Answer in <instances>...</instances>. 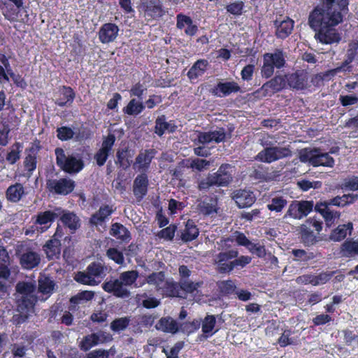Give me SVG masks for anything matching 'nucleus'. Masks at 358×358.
Wrapping results in <instances>:
<instances>
[{
  "label": "nucleus",
  "instance_id": "0e129e2a",
  "mask_svg": "<svg viewBox=\"0 0 358 358\" xmlns=\"http://www.w3.org/2000/svg\"><path fill=\"white\" fill-rule=\"evenodd\" d=\"M355 52L352 50H348L346 59L343 62V64L341 66L337 67L335 69V71L340 72L341 71L350 70L349 64L355 59Z\"/></svg>",
  "mask_w": 358,
  "mask_h": 358
},
{
  "label": "nucleus",
  "instance_id": "a18cd8bd",
  "mask_svg": "<svg viewBox=\"0 0 358 358\" xmlns=\"http://www.w3.org/2000/svg\"><path fill=\"white\" fill-rule=\"evenodd\" d=\"M334 164V160L328 153H322L317 150V155L315 156L313 166L333 167Z\"/></svg>",
  "mask_w": 358,
  "mask_h": 358
},
{
  "label": "nucleus",
  "instance_id": "c756f323",
  "mask_svg": "<svg viewBox=\"0 0 358 358\" xmlns=\"http://www.w3.org/2000/svg\"><path fill=\"white\" fill-rule=\"evenodd\" d=\"M358 198L357 194H345L342 196H336L328 201L327 203L337 207H345L353 203Z\"/></svg>",
  "mask_w": 358,
  "mask_h": 358
},
{
  "label": "nucleus",
  "instance_id": "09e8293b",
  "mask_svg": "<svg viewBox=\"0 0 358 358\" xmlns=\"http://www.w3.org/2000/svg\"><path fill=\"white\" fill-rule=\"evenodd\" d=\"M216 90L222 94V95L219 94V96H221L229 95L232 92H238L240 87L235 82L220 83L217 84Z\"/></svg>",
  "mask_w": 358,
  "mask_h": 358
},
{
  "label": "nucleus",
  "instance_id": "58836bf2",
  "mask_svg": "<svg viewBox=\"0 0 358 358\" xmlns=\"http://www.w3.org/2000/svg\"><path fill=\"white\" fill-rule=\"evenodd\" d=\"M6 194L8 201L12 202H17L24 194V189L22 184L15 183V185L8 187Z\"/></svg>",
  "mask_w": 358,
  "mask_h": 358
},
{
  "label": "nucleus",
  "instance_id": "2eb2a0df",
  "mask_svg": "<svg viewBox=\"0 0 358 358\" xmlns=\"http://www.w3.org/2000/svg\"><path fill=\"white\" fill-rule=\"evenodd\" d=\"M47 186L51 192L60 194H67L73 191L74 182L67 178L48 180Z\"/></svg>",
  "mask_w": 358,
  "mask_h": 358
},
{
  "label": "nucleus",
  "instance_id": "ddd939ff",
  "mask_svg": "<svg viewBox=\"0 0 358 358\" xmlns=\"http://www.w3.org/2000/svg\"><path fill=\"white\" fill-rule=\"evenodd\" d=\"M59 217L62 224L69 229L71 234L76 232L80 227L81 220L73 212L63 210L59 208Z\"/></svg>",
  "mask_w": 358,
  "mask_h": 358
},
{
  "label": "nucleus",
  "instance_id": "13d9d810",
  "mask_svg": "<svg viewBox=\"0 0 358 358\" xmlns=\"http://www.w3.org/2000/svg\"><path fill=\"white\" fill-rule=\"evenodd\" d=\"M107 256L117 264L122 265L124 262L122 253L118 251L116 248H109L107 250Z\"/></svg>",
  "mask_w": 358,
  "mask_h": 358
},
{
  "label": "nucleus",
  "instance_id": "dca6fc26",
  "mask_svg": "<svg viewBox=\"0 0 358 358\" xmlns=\"http://www.w3.org/2000/svg\"><path fill=\"white\" fill-rule=\"evenodd\" d=\"M115 141V136L114 134H108L103 141L101 148L94 155V159L99 166H103L106 162L108 155H110L112 147Z\"/></svg>",
  "mask_w": 358,
  "mask_h": 358
},
{
  "label": "nucleus",
  "instance_id": "c85d7f7f",
  "mask_svg": "<svg viewBox=\"0 0 358 358\" xmlns=\"http://www.w3.org/2000/svg\"><path fill=\"white\" fill-rule=\"evenodd\" d=\"M353 229L352 222L345 224L338 225L333 230L329 236V239L333 241H341L343 240L348 235H350Z\"/></svg>",
  "mask_w": 358,
  "mask_h": 358
},
{
  "label": "nucleus",
  "instance_id": "aec40b11",
  "mask_svg": "<svg viewBox=\"0 0 358 358\" xmlns=\"http://www.w3.org/2000/svg\"><path fill=\"white\" fill-rule=\"evenodd\" d=\"M331 204L327 203V201L317 203L315 206V211L322 215L327 225L330 226L336 219L341 216V213L332 210L329 208Z\"/></svg>",
  "mask_w": 358,
  "mask_h": 358
},
{
  "label": "nucleus",
  "instance_id": "a878e982",
  "mask_svg": "<svg viewBox=\"0 0 358 358\" xmlns=\"http://www.w3.org/2000/svg\"><path fill=\"white\" fill-rule=\"evenodd\" d=\"M148 179L145 173H141L134 181L133 191L134 195L141 199L147 193Z\"/></svg>",
  "mask_w": 358,
  "mask_h": 358
},
{
  "label": "nucleus",
  "instance_id": "f3484780",
  "mask_svg": "<svg viewBox=\"0 0 358 358\" xmlns=\"http://www.w3.org/2000/svg\"><path fill=\"white\" fill-rule=\"evenodd\" d=\"M231 198L240 208L251 206L256 200L255 195L249 189H236L233 192Z\"/></svg>",
  "mask_w": 358,
  "mask_h": 358
},
{
  "label": "nucleus",
  "instance_id": "9b49d317",
  "mask_svg": "<svg viewBox=\"0 0 358 358\" xmlns=\"http://www.w3.org/2000/svg\"><path fill=\"white\" fill-rule=\"evenodd\" d=\"M156 150L148 149L141 150L135 159L133 164V169L141 173H145L150 168L151 162L156 155Z\"/></svg>",
  "mask_w": 358,
  "mask_h": 358
},
{
  "label": "nucleus",
  "instance_id": "bf43d9fd",
  "mask_svg": "<svg viewBox=\"0 0 358 358\" xmlns=\"http://www.w3.org/2000/svg\"><path fill=\"white\" fill-rule=\"evenodd\" d=\"M129 322V320L127 317L116 319L110 324V328L115 331H120L126 329Z\"/></svg>",
  "mask_w": 358,
  "mask_h": 358
},
{
  "label": "nucleus",
  "instance_id": "5701e85b",
  "mask_svg": "<svg viewBox=\"0 0 358 358\" xmlns=\"http://www.w3.org/2000/svg\"><path fill=\"white\" fill-rule=\"evenodd\" d=\"M59 213L58 208L54 211L47 210L41 212L36 215L35 223L43 226L41 227V232L45 231L50 227L51 223L59 217Z\"/></svg>",
  "mask_w": 358,
  "mask_h": 358
},
{
  "label": "nucleus",
  "instance_id": "49530a36",
  "mask_svg": "<svg viewBox=\"0 0 358 358\" xmlns=\"http://www.w3.org/2000/svg\"><path fill=\"white\" fill-rule=\"evenodd\" d=\"M210 165V162L209 161L199 158H194L187 160L185 166L193 170L203 171L208 170Z\"/></svg>",
  "mask_w": 358,
  "mask_h": 358
},
{
  "label": "nucleus",
  "instance_id": "423d86ee",
  "mask_svg": "<svg viewBox=\"0 0 358 358\" xmlns=\"http://www.w3.org/2000/svg\"><path fill=\"white\" fill-rule=\"evenodd\" d=\"M105 268L101 263H92L85 272H78L75 280L84 285H96L101 282V279L105 276Z\"/></svg>",
  "mask_w": 358,
  "mask_h": 358
},
{
  "label": "nucleus",
  "instance_id": "bb28decb",
  "mask_svg": "<svg viewBox=\"0 0 358 358\" xmlns=\"http://www.w3.org/2000/svg\"><path fill=\"white\" fill-rule=\"evenodd\" d=\"M157 330L174 334L179 330L178 322L171 317H162L155 325Z\"/></svg>",
  "mask_w": 358,
  "mask_h": 358
},
{
  "label": "nucleus",
  "instance_id": "0eeeda50",
  "mask_svg": "<svg viewBox=\"0 0 358 358\" xmlns=\"http://www.w3.org/2000/svg\"><path fill=\"white\" fill-rule=\"evenodd\" d=\"M322 229V222L315 218L310 217L300 227L301 238L303 241L308 244H313L316 240L317 234Z\"/></svg>",
  "mask_w": 358,
  "mask_h": 358
},
{
  "label": "nucleus",
  "instance_id": "412c9836",
  "mask_svg": "<svg viewBox=\"0 0 358 358\" xmlns=\"http://www.w3.org/2000/svg\"><path fill=\"white\" fill-rule=\"evenodd\" d=\"M287 84L286 76L284 78L282 76H277L264 84L261 90L264 92L265 95H271L285 87Z\"/></svg>",
  "mask_w": 358,
  "mask_h": 358
},
{
  "label": "nucleus",
  "instance_id": "603ef678",
  "mask_svg": "<svg viewBox=\"0 0 358 358\" xmlns=\"http://www.w3.org/2000/svg\"><path fill=\"white\" fill-rule=\"evenodd\" d=\"M315 155H317L316 149L305 148L299 152V159L301 162H309L313 165Z\"/></svg>",
  "mask_w": 358,
  "mask_h": 358
},
{
  "label": "nucleus",
  "instance_id": "6e6552de",
  "mask_svg": "<svg viewBox=\"0 0 358 358\" xmlns=\"http://www.w3.org/2000/svg\"><path fill=\"white\" fill-rule=\"evenodd\" d=\"M313 208V202L309 201H293L289 204L284 219L291 217L295 220H301L306 217Z\"/></svg>",
  "mask_w": 358,
  "mask_h": 358
},
{
  "label": "nucleus",
  "instance_id": "37998d69",
  "mask_svg": "<svg viewBox=\"0 0 358 358\" xmlns=\"http://www.w3.org/2000/svg\"><path fill=\"white\" fill-rule=\"evenodd\" d=\"M9 264V256L3 247L0 246V276L7 280L10 276V270L8 268Z\"/></svg>",
  "mask_w": 358,
  "mask_h": 358
},
{
  "label": "nucleus",
  "instance_id": "39448f33",
  "mask_svg": "<svg viewBox=\"0 0 358 358\" xmlns=\"http://www.w3.org/2000/svg\"><path fill=\"white\" fill-rule=\"evenodd\" d=\"M55 152L57 164L63 171L69 173H76L83 169L84 164L80 157L66 154L60 148H56Z\"/></svg>",
  "mask_w": 358,
  "mask_h": 358
},
{
  "label": "nucleus",
  "instance_id": "e2e57ef3",
  "mask_svg": "<svg viewBox=\"0 0 358 358\" xmlns=\"http://www.w3.org/2000/svg\"><path fill=\"white\" fill-rule=\"evenodd\" d=\"M176 227L175 225H170L168 227L163 229L158 233V236L160 238L166 240H171L175 234Z\"/></svg>",
  "mask_w": 358,
  "mask_h": 358
},
{
  "label": "nucleus",
  "instance_id": "864d4df0",
  "mask_svg": "<svg viewBox=\"0 0 358 358\" xmlns=\"http://www.w3.org/2000/svg\"><path fill=\"white\" fill-rule=\"evenodd\" d=\"M201 322L199 320H194L192 322H185L180 324V330L185 334H189L199 328Z\"/></svg>",
  "mask_w": 358,
  "mask_h": 358
},
{
  "label": "nucleus",
  "instance_id": "6ab92c4d",
  "mask_svg": "<svg viewBox=\"0 0 358 358\" xmlns=\"http://www.w3.org/2000/svg\"><path fill=\"white\" fill-rule=\"evenodd\" d=\"M286 80L290 88L303 90L308 86V74L303 71H298L287 75Z\"/></svg>",
  "mask_w": 358,
  "mask_h": 358
},
{
  "label": "nucleus",
  "instance_id": "f03ea898",
  "mask_svg": "<svg viewBox=\"0 0 358 358\" xmlns=\"http://www.w3.org/2000/svg\"><path fill=\"white\" fill-rule=\"evenodd\" d=\"M138 277L136 271H124L117 278H111L103 283L102 288L117 298L127 299L131 296L129 287L136 281Z\"/></svg>",
  "mask_w": 358,
  "mask_h": 358
},
{
  "label": "nucleus",
  "instance_id": "20e7f679",
  "mask_svg": "<svg viewBox=\"0 0 358 358\" xmlns=\"http://www.w3.org/2000/svg\"><path fill=\"white\" fill-rule=\"evenodd\" d=\"M286 53L280 49H275L273 52L263 55V66L261 73L263 77L268 78L274 73V69H281L285 64Z\"/></svg>",
  "mask_w": 358,
  "mask_h": 358
},
{
  "label": "nucleus",
  "instance_id": "5fc2aeb1",
  "mask_svg": "<svg viewBox=\"0 0 358 358\" xmlns=\"http://www.w3.org/2000/svg\"><path fill=\"white\" fill-rule=\"evenodd\" d=\"M334 271L322 272L317 275L314 274L315 286L326 284L334 275Z\"/></svg>",
  "mask_w": 358,
  "mask_h": 358
},
{
  "label": "nucleus",
  "instance_id": "b1692460",
  "mask_svg": "<svg viewBox=\"0 0 358 358\" xmlns=\"http://www.w3.org/2000/svg\"><path fill=\"white\" fill-rule=\"evenodd\" d=\"M146 282L149 285H154L157 290H161L162 294H168V291L165 289L172 286V283L165 280L164 274L162 272L153 273L148 275Z\"/></svg>",
  "mask_w": 358,
  "mask_h": 358
},
{
  "label": "nucleus",
  "instance_id": "3c124183",
  "mask_svg": "<svg viewBox=\"0 0 358 358\" xmlns=\"http://www.w3.org/2000/svg\"><path fill=\"white\" fill-rule=\"evenodd\" d=\"M54 283L47 277H42L38 280V289L40 292L49 294L53 290Z\"/></svg>",
  "mask_w": 358,
  "mask_h": 358
},
{
  "label": "nucleus",
  "instance_id": "2f4dec72",
  "mask_svg": "<svg viewBox=\"0 0 358 358\" xmlns=\"http://www.w3.org/2000/svg\"><path fill=\"white\" fill-rule=\"evenodd\" d=\"M340 254L345 257H354L358 255V239L345 241L341 246Z\"/></svg>",
  "mask_w": 358,
  "mask_h": 358
},
{
  "label": "nucleus",
  "instance_id": "72a5a7b5",
  "mask_svg": "<svg viewBox=\"0 0 358 358\" xmlns=\"http://www.w3.org/2000/svg\"><path fill=\"white\" fill-rule=\"evenodd\" d=\"M43 250L47 257L54 259L57 257L61 251V243L59 239L52 238L46 242L43 246Z\"/></svg>",
  "mask_w": 358,
  "mask_h": 358
},
{
  "label": "nucleus",
  "instance_id": "774afa93",
  "mask_svg": "<svg viewBox=\"0 0 358 358\" xmlns=\"http://www.w3.org/2000/svg\"><path fill=\"white\" fill-rule=\"evenodd\" d=\"M24 166L29 171H34L36 167V157L34 153L27 155L24 160Z\"/></svg>",
  "mask_w": 358,
  "mask_h": 358
},
{
  "label": "nucleus",
  "instance_id": "69168bd1",
  "mask_svg": "<svg viewBox=\"0 0 358 358\" xmlns=\"http://www.w3.org/2000/svg\"><path fill=\"white\" fill-rule=\"evenodd\" d=\"M343 188L352 191L358 190V177H352L344 180Z\"/></svg>",
  "mask_w": 358,
  "mask_h": 358
},
{
  "label": "nucleus",
  "instance_id": "a19ab883",
  "mask_svg": "<svg viewBox=\"0 0 358 358\" xmlns=\"http://www.w3.org/2000/svg\"><path fill=\"white\" fill-rule=\"evenodd\" d=\"M199 235V229L192 221L188 220L185 228L181 231V239L185 242L191 241Z\"/></svg>",
  "mask_w": 358,
  "mask_h": 358
},
{
  "label": "nucleus",
  "instance_id": "de8ad7c7",
  "mask_svg": "<svg viewBox=\"0 0 358 358\" xmlns=\"http://www.w3.org/2000/svg\"><path fill=\"white\" fill-rule=\"evenodd\" d=\"M144 108L145 106L141 101L133 99L123 108V111L129 115H137L143 111Z\"/></svg>",
  "mask_w": 358,
  "mask_h": 358
},
{
  "label": "nucleus",
  "instance_id": "052dcab7",
  "mask_svg": "<svg viewBox=\"0 0 358 358\" xmlns=\"http://www.w3.org/2000/svg\"><path fill=\"white\" fill-rule=\"evenodd\" d=\"M244 7L243 1H237L233 2L226 7L227 12L234 15H240L242 14V11Z\"/></svg>",
  "mask_w": 358,
  "mask_h": 358
},
{
  "label": "nucleus",
  "instance_id": "c03bdc74",
  "mask_svg": "<svg viewBox=\"0 0 358 358\" xmlns=\"http://www.w3.org/2000/svg\"><path fill=\"white\" fill-rule=\"evenodd\" d=\"M110 234L122 241H128L130 239V234L127 229L119 223H115L112 225Z\"/></svg>",
  "mask_w": 358,
  "mask_h": 358
},
{
  "label": "nucleus",
  "instance_id": "7ed1b4c3",
  "mask_svg": "<svg viewBox=\"0 0 358 358\" xmlns=\"http://www.w3.org/2000/svg\"><path fill=\"white\" fill-rule=\"evenodd\" d=\"M262 145L265 148L255 157L261 162L270 164L292 155L289 146H274L271 142L268 143L267 141L262 143Z\"/></svg>",
  "mask_w": 358,
  "mask_h": 358
},
{
  "label": "nucleus",
  "instance_id": "e433bc0d",
  "mask_svg": "<svg viewBox=\"0 0 358 358\" xmlns=\"http://www.w3.org/2000/svg\"><path fill=\"white\" fill-rule=\"evenodd\" d=\"M145 15L152 18L161 17L164 11L159 1L150 0L145 3Z\"/></svg>",
  "mask_w": 358,
  "mask_h": 358
},
{
  "label": "nucleus",
  "instance_id": "f257e3e1",
  "mask_svg": "<svg viewBox=\"0 0 358 358\" xmlns=\"http://www.w3.org/2000/svg\"><path fill=\"white\" fill-rule=\"evenodd\" d=\"M348 0H324L308 15V24L315 31V39L322 44L338 43L341 36L335 28L348 11Z\"/></svg>",
  "mask_w": 358,
  "mask_h": 358
},
{
  "label": "nucleus",
  "instance_id": "393cba45",
  "mask_svg": "<svg viewBox=\"0 0 358 358\" xmlns=\"http://www.w3.org/2000/svg\"><path fill=\"white\" fill-rule=\"evenodd\" d=\"M294 22L287 17L283 20H275L274 24L275 27V34L280 38H287L292 31Z\"/></svg>",
  "mask_w": 358,
  "mask_h": 358
},
{
  "label": "nucleus",
  "instance_id": "cd10ccee",
  "mask_svg": "<svg viewBox=\"0 0 358 358\" xmlns=\"http://www.w3.org/2000/svg\"><path fill=\"white\" fill-rule=\"evenodd\" d=\"M198 210L204 215H211L217 213V201L215 198L206 199L198 204Z\"/></svg>",
  "mask_w": 358,
  "mask_h": 358
},
{
  "label": "nucleus",
  "instance_id": "7c9ffc66",
  "mask_svg": "<svg viewBox=\"0 0 358 358\" xmlns=\"http://www.w3.org/2000/svg\"><path fill=\"white\" fill-rule=\"evenodd\" d=\"M41 258L38 254L35 252L29 251L20 257V263L23 268L27 269H31L40 263Z\"/></svg>",
  "mask_w": 358,
  "mask_h": 358
},
{
  "label": "nucleus",
  "instance_id": "4468645a",
  "mask_svg": "<svg viewBox=\"0 0 358 358\" xmlns=\"http://www.w3.org/2000/svg\"><path fill=\"white\" fill-rule=\"evenodd\" d=\"M233 167L227 164L220 166L216 173L210 174L215 186H227L232 180Z\"/></svg>",
  "mask_w": 358,
  "mask_h": 358
},
{
  "label": "nucleus",
  "instance_id": "f8f14e48",
  "mask_svg": "<svg viewBox=\"0 0 358 358\" xmlns=\"http://www.w3.org/2000/svg\"><path fill=\"white\" fill-rule=\"evenodd\" d=\"M237 244L245 247L252 254L258 257H263L266 255V250L264 245L259 243L250 241L244 234L236 231L234 236Z\"/></svg>",
  "mask_w": 358,
  "mask_h": 358
},
{
  "label": "nucleus",
  "instance_id": "ea45409f",
  "mask_svg": "<svg viewBox=\"0 0 358 358\" xmlns=\"http://www.w3.org/2000/svg\"><path fill=\"white\" fill-rule=\"evenodd\" d=\"M36 285L32 282H19L15 287L17 293V297L34 296Z\"/></svg>",
  "mask_w": 358,
  "mask_h": 358
},
{
  "label": "nucleus",
  "instance_id": "a211bd4d",
  "mask_svg": "<svg viewBox=\"0 0 358 358\" xmlns=\"http://www.w3.org/2000/svg\"><path fill=\"white\" fill-rule=\"evenodd\" d=\"M108 340H110V337L103 332L94 333L83 337L79 346L82 350L86 352L100 343L107 342Z\"/></svg>",
  "mask_w": 358,
  "mask_h": 358
},
{
  "label": "nucleus",
  "instance_id": "f704fd0d",
  "mask_svg": "<svg viewBox=\"0 0 358 358\" xmlns=\"http://www.w3.org/2000/svg\"><path fill=\"white\" fill-rule=\"evenodd\" d=\"M113 212V210L112 207L109 206H101L99 210L92 216L90 222L96 226L102 225Z\"/></svg>",
  "mask_w": 358,
  "mask_h": 358
},
{
  "label": "nucleus",
  "instance_id": "338daca9",
  "mask_svg": "<svg viewBox=\"0 0 358 358\" xmlns=\"http://www.w3.org/2000/svg\"><path fill=\"white\" fill-rule=\"evenodd\" d=\"M210 134L212 141H215L216 143L224 141L226 137V134L223 128H219L216 130L211 131H210Z\"/></svg>",
  "mask_w": 358,
  "mask_h": 358
},
{
  "label": "nucleus",
  "instance_id": "1a4fd4ad",
  "mask_svg": "<svg viewBox=\"0 0 358 358\" xmlns=\"http://www.w3.org/2000/svg\"><path fill=\"white\" fill-rule=\"evenodd\" d=\"M35 301V296L17 297V310L19 314L15 315L13 319L17 324L24 322L28 318L29 314L33 312Z\"/></svg>",
  "mask_w": 358,
  "mask_h": 358
},
{
  "label": "nucleus",
  "instance_id": "473e14b6",
  "mask_svg": "<svg viewBox=\"0 0 358 358\" xmlns=\"http://www.w3.org/2000/svg\"><path fill=\"white\" fill-rule=\"evenodd\" d=\"M155 132L162 136L166 131L173 133L176 130V126L171 122H166L164 115L158 117L155 121Z\"/></svg>",
  "mask_w": 358,
  "mask_h": 358
},
{
  "label": "nucleus",
  "instance_id": "4d7b16f0",
  "mask_svg": "<svg viewBox=\"0 0 358 358\" xmlns=\"http://www.w3.org/2000/svg\"><path fill=\"white\" fill-rule=\"evenodd\" d=\"M57 137L62 141H67L72 138L75 132L70 127H62L57 129Z\"/></svg>",
  "mask_w": 358,
  "mask_h": 358
},
{
  "label": "nucleus",
  "instance_id": "6e6d98bb",
  "mask_svg": "<svg viewBox=\"0 0 358 358\" xmlns=\"http://www.w3.org/2000/svg\"><path fill=\"white\" fill-rule=\"evenodd\" d=\"M180 285L181 289L188 293H193L200 286L199 282H194L188 279H181Z\"/></svg>",
  "mask_w": 358,
  "mask_h": 358
},
{
  "label": "nucleus",
  "instance_id": "4c0bfd02",
  "mask_svg": "<svg viewBox=\"0 0 358 358\" xmlns=\"http://www.w3.org/2000/svg\"><path fill=\"white\" fill-rule=\"evenodd\" d=\"M59 97L56 99V104L59 106H64L72 103L75 93L73 90L69 87H62L59 91Z\"/></svg>",
  "mask_w": 358,
  "mask_h": 358
},
{
  "label": "nucleus",
  "instance_id": "9d476101",
  "mask_svg": "<svg viewBox=\"0 0 358 358\" xmlns=\"http://www.w3.org/2000/svg\"><path fill=\"white\" fill-rule=\"evenodd\" d=\"M238 255V252L235 250L219 253L214 259L216 269L220 273L231 271L234 269L233 261L229 262V260L237 257Z\"/></svg>",
  "mask_w": 358,
  "mask_h": 358
},
{
  "label": "nucleus",
  "instance_id": "4be33fe9",
  "mask_svg": "<svg viewBox=\"0 0 358 358\" xmlns=\"http://www.w3.org/2000/svg\"><path fill=\"white\" fill-rule=\"evenodd\" d=\"M118 27L113 23L104 24L99 31V38L103 43L113 41L117 36Z\"/></svg>",
  "mask_w": 358,
  "mask_h": 358
},
{
  "label": "nucleus",
  "instance_id": "8fccbe9b",
  "mask_svg": "<svg viewBox=\"0 0 358 358\" xmlns=\"http://www.w3.org/2000/svg\"><path fill=\"white\" fill-rule=\"evenodd\" d=\"M287 204V200L282 196H275L271 199L267 207L270 210L278 213L281 212Z\"/></svg>",
  "mask_w": 358,
  "mask_h": 358
},
{
  "label": "nucleus",
  "instance_id": "680f3d73",
  "mask_svg": "<svg viewBox=\"0 0 358 358\" xmlns=\"http://www.w3.org/2000/svg\"><path fill=\"white\" fill-rule=\"evenodd\" d=\"M94 297V292L91 291H84L71 298V301L75 303H79L81 301H90Z\"/></svg>",
  "mask_w": 358,
  "mask_h": 358
},
{
  "label": "nucleus",
  "instance_id": "79ce46f5",
  "mask_svg": "<svg viewBox=\"0 0 358 358\" xmlns=\"http://www.w3.org/2000/svg\"><path fill=\"white\" fill-rule=\"evenodd\" d=\"M216 319L214 315H208L202 321L201 329L202 332L206 338L213 336L217 332V329H215Z\"/></svg>",
  "mask_w": 358,
  "mask_h": 358
},
{
  "label": "nucleus",
  "instance_id": "c9c22d12",
  "mask_svg": "<svg viewBox=\"0 0 358 358\" xmlns=\"http://www.w3.org/2000/svg\"><path fill=\"white\" fill-rule=\"evenodd\" d=\"M208 62L206 59L197 60L187 73L188 78L192 80L201 76L206 71Z\"/></svg>",
  "mask_w": 358,
  "mask_h": 358
}]
</instances>
